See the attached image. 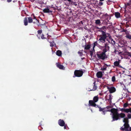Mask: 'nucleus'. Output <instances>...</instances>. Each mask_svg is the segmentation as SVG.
<instances>
[{
	"mask_svg": "<svg viewBox=\"0 0 131 131\" xmlns=\"http://www.w3.org/2000/svg\"><path fill=\"white\" fill-rule=\"evenodd\" d=\"M101 31L102 32V34L98 36L99 37V39L98 41H99V43H105L106 39L107 37H108L111 40H113V39L112 38L111 36L109 34L106 33L103 31L101 30Z\"/></svg>",
	"mask_w": 131,
	"mask_h": 131,
	"instance_id": "1",
	"label": "nucleus"
},
{
	"mask_svg": "<svg viewBox=\"0 0 131 131\" xmlns=\"http://www.w3.org/2000/svg\"><path fill=\"white\" fill-rule=\"evenodd\" d=\"M118 111V110L117 109L115 113L113 114V119L112 122L120 119L121 118H124L125 117L126 115L125 114L122 113H119Z\"/></svg>",
	"mask_w": 131,
	"mask_h": 131,
	"instance_id": "2",
	"label": "nucleus"
},
{
	"mask_svg": "<svg viewBox=\"0 0 131 131\" xmlns=\"http://www.w3.org/2000/svg\"><path fill=\"white\" fill-rule=\"evenodd\" d=\"M106 51L103 50V52H98L97 53V56L99 59L104 60L107 58L105 53Z\"/></svg>",
	"mask_w": 131,
	"mask_h": 131,
	"instance_id": "3",
	"label": "nucleus"
},
{
	"mask_svg": "<svg viewBox=\"0 0 131 131\" xmlns=\"http://www.w3.org/2000/svg\"><path fill=\"white\" fill-rule=\"evenodd\" d=\"M123 122L124 123L123 125L121 127L120 129L122 130H124L125 129H127V128H128L129 127V125L128 123L129 121L127 117L124 118Z\"/></svg>",
	"mask_w": 131,
	"mask_h": 131,
	"instance_id": "4",
	"label": "nucleus"
},
{
	"mask_svg": "<svg viewBox=\"0 0 131 131\" xmlns=\"http://www.w3.org/2000/svg\"><path fill=\"white\" fill-rule=\"evenodd\" d=\"M83 73V72L82 70H76L74 71V75L73 76V77H80L82 75Z\"/></svg>",
	"mask_w": 131,
	"mask_h": 131,
	"instance_id": "5",
	"label": "nucleus"
},
{
	"mask_svg": "<svg viewBox=\"0 0 131 131\" xmlns=\"http://www.w3.org/2000/svg\"><path fill=\"white\" fill-rule=\"evenodd\" d=\"M33 19L31 17H25L24 19V22L25 26H27L28 25V23H31L33 22Z\"/></svg>",
	"mask_w": 131,
	"mask_h": 131,
	"instance_id": "6",
	"label": "nucleus"
},
{
	"mask_svg": "<svg viewBox=\"0 0 131 131\" xmlns=\"http://www.w3.org/2000/svg\"><path fill=\"white\" fill-rule=\"evenodd\" d=\"M98 105H96V104L95 103V102H94L92 100H89V106H92L97 108V106H98Z\"/></svg>",
	"mask_w": 131,
	"mask_h": 131,
	"instance_id": "7",
	"label": "nucleus"
},
{
	"mask_svg": "<svg viewBox=\"0 0 131 131\" xmlns=\"http://www.w3.org/2000/svg\"><path fill=\"white\" fill-rule=\"evenodd\" d=\"M43 12L44 13H48L50 14H52V11L50 10V8H49V7L48 6L46 7V8L43 9Z\"/></svg>",
	"mask_w": 131,
	"mask_h": 131,
	"instance_id": "8",
	"label": "nucleus"
},
{
	"mask_svg": "<svg viewBox=\"0 0 131 131\" xmlns=\"http://www.w3.org/2000/svg\"><path fill=\"white\" fill-rule=\"evenodd\" d=\"M117 108H113L111 109V110L110 109H108L107 110H105L106 112H111L112 113V119H113V115L115 113V111L117 110Z\"/></svg>",
	"mask_w": 131,
	"mask_h": 131,
	"instance_id": "9",
	"label": "nucleus"
},
{
	"mask_svg": "<svg viewBox=\"0 0 131 131\" xmlns=\"http://www.w3.org/2000/svg\"><path fill=\"white\" fill-rule=\"evenodd\" d=\"M107 89L109 90L110 93H114L116 91L115 88L113 86H112L110 88L108 87Z\"/></svg>",
	"mask_w": 131,
	"mask_h": 131,
	"instance_id": "10",
	"label": "nucleus"
},
{
	"mask_svg": "<svg viewBox=\"0 0 131 131\" xmlns=\"http://www.w3.org/2000/svg\"><path fill=\"white\" fill-rule=\"evenodd\" d=\"M104 46L103 48H104L103 50L105 51H107L108 50H109L110 47L108 46V44L107 43H104Z\"/></svg>",
	"mask_w": 131,
	"mask_h": 131,
	"instance_id": "11",
	"label": "nucleus"
},
{
	"mask_svg": "<svg viewBox=\"0 0 131 131\" xmlns=\"http://www.w3.org/2000/svg\"><path fill=\"white\" fill-rule=\"evenodd\" d=\"M58 124L61 126H63L65 125V123L63 120L61 119H59L58 122Z\"/></svg>",
	"mask_w": 131,
	"mask_h": 131,
	"instance_id": "12",
	"label": "nucleus"
},
{
	"mask_svg": "<svg viewBox=\"0 0 131 131\" xmlns=\"http://www.w3.org/2000/svg\"><path fill=\"white\" fill-rule=\"evenodd\" d=\"M126 35L125 37L126 38L129 39V40H131V35L129 34L128 32L126 30V32H125Z\"/></svg>",
	"mask_w": 131,
	"mask_h": 131,
	"instance_id": "13",
	"label": "nucleus"
},
{
	"mask_svg": "<svg viewBox=\"0 0 131 131\" xmlns=\"http://www.w3.org/2000/svg\"><path fill=\"white\" fill-rule=\"evenodd\" d=\"M119 63L120 62L119 61H116L114 62V64L115 66L118 67L119 68H122V67L119 65Z\"/></svg>",
	"mask_w": 131,
	"mask_h": 131,
	"instance_id": "14",
	"label": "nucleus"
},
{
	"mask_svg": "<svg viewBox=\"0 0 131 131\" xmlns=\"http://www.w3.org/2000/svg\"><path fill=\"white\" fill-rule=\"evenodd\" d=\"M57 67L60 69L64 70L65 67L62 65L61 64L59 63H56Z\"/></svg>",
	"mask_w": 131,
	"mask_h": 131,
	"instance_id": "15",
	"label": "nucleus"
},
{
	"mask_svg": "<svg viewBox=\"0 0 131 131\" xmlns=\"http://www.w3.org/2000/svg\"><path fill=\"white\" fill-rule=\"evenodd\" d=\"M102 73L101 71L98 72L96 73V76L98 78H101L102 77Z\"/></svg>",
	"mask_w": 131,
	"mask_h": 131,
	"instance_id": "16",
	"label": "nucleus"
},
{
	"mask_svg": "<svg viewBox=\"0 0 131 131\" xmlns=\"http://www.w3.org/2000/svg\"><path fill=\"white\" fill-rule=\"evenodd\" d=\"M33 16L32 18L34 20L33 23L34 24H35L37 22H39V21L36 18V17L34 16V14H32L31 15V16Z\"/></svg>",
	"mask_w": 131,
	"mask_h": 131,
	"instance_id": "17",
	"label": "nucleus"
},
{
	"mask_svg": "<svg viewBox=\"0 0 131 131\" xmlns=\"http://www.w3.org/2000/svg\"><path fill=\"white\" fill-rule=\"evenodd\" d=\"M94 85H93V87L92 89V90H91L90 91H91L92 90L93 91H95V90L97 89V86L96 85V82L95 81L93 83Z\"/></svg>",
	"mask_w": 131,
	"mask_h": 131,
	"instance_id": "18",
	"label": "nucleus"
},
{
	"mask_svg": "<svg viewBox=\"0 0 131 131\" xmlns=\"http://www.w3.org/2000/svg\"><path fill=\"white\" fill-rule=\"evenodd\" d=\"M42 31L41 30H38L37 31V32L38 33V34L37 35V36L38 37V38L39 39H40V35L42 33Z\"/></svg>",
	"mask_w": 131,
	"mask_h": 131,
	"instance_id": "19",
	"label": "nucleus"
},
{
	"mask_svg": "<svg viewBox=\"0 0 131 131\" xmlns=\"http://www.w3.org/2000/svg\"><path fill=\"white\" fill-rule=\"evenodd\" d=\"M114 15L116 18H119L120 17V13L118 12H115Z\"/></svg>",
	"mask_w": 131,
	"mask_h": 131,
	"instance_id": "20",
	"label": "nucleus"
},
{
	"mask_svg": "<svg viewBox=\"0 0 131 131\" xmlns=\"http://www.w3.org/2000/svg\"><path fill=\"white\" fill-rule=\"evenodd\" d=\"M99 100V97L97 96H95L94 97L93 101L95 102V103L97 102Z\"/></svg>",
	"mask_w": 131,
	"mask_h": 131,
	"instance_id": "21",
	"label": "nucleus"
},
{
	"mask_svg": "<svg viewBox=\"0 0 131 131\" xmlns=\"http://www.w3.org/2000/svg\"><path fill=\"white\" fill-rule=\"evenodd\" d=\"M56 54L57 56H61L62 54L61 51L60 50H58L57 51Z\"/></svg>",
	"mask_w": 131,
	"mask_h": 131,
	"instance_id": "22",
	"label": "nucleus"
},
{
	"mask_svg": "<svg viewBox=\"0 0 131 131\" xmlns=\"http://www.w3.org/2000/svg\"><path fill=\"white\" fill-rule=\"evenodd\" d=\"M112 95L110 94L109 95V96L108 99L107 100L108 101L109 103H111L112 102Z\"/></svg>",
	"mask_w": 131,
	"mask_h": 131,
	"instance_id": "23",
	"label": "nucleus"
},
{
	"mask_svg": "<svg viewBox=\"0 0 131 131\" xmlns=\"http://www.w3.org/2000/svg\"><path fill=\"white\" fill-rule=\"evenodd\" d=\"M90 48V46L89 45H86L85 46L84 49L85 50H88Z\"/></svg>",
	"mask_w": 131,
	"mask_h": 131,
	"instance_id": "24",
	"label": "nucleus"
},
{
	"mask_svg": "<svg viewBox=\"0 0 131 131\" xmlns=\"http://www.w3.org/2000/svg\"><path fill=\"white\" fill-rule=\"evenodd\" d=\"M97 107H98L99 108V111L100 112L102 111V112L105 110V108H102L99 105L97 106Z\"/></svg>",
	"mask_w": 131,
	"mask_h": 131,
	"instance_id": "25",
	"label": "nucleus"
},
{
	"mask_svg": "<svg viewBox=\"0 0 131 131\" xmlns=\"http://www.w3.org/2000/svg\"><path fill=\"white\" fill-rule=\"evenodd\" d=\"M101 23L100 20L99 19L95 20V24L97 25H99Z\"/></svg>",
	"mask_w": 131,
	"mask_h": 131,
	"instance_id": "26",
	"label": "nucleus"
},
{
	"mask_svg": "<svg viewBox=\"0 0 131 131\" xmlns=\"http://www.w3.org/2000/svg\"><path fill=\"white\" fill-rule=\"evenodd\" d=\"M104 0H100V1L99 2L98 5L99 6H101L103 5V3L102 2Z\"/></svg>",
	"mask_w": 131,
	"mask_h": 131,
	"instance_id": "27",
	"label": "nucleus"
},
{
	"mask_svg": "<svg viewBox=\"0 0 131 131\" xmlns=\"http://www.w3.org/2000/svg\"><path fill=\"white\" fill-rule=\"evenodd\" d=\"M108 22H109V21L107 19L103 21L105 25H107L108 24Z\"/></svg>",
	"mask_w": 131,
	"mask_h": 131,
	"instance_id": "28",
	"label": "nucleus"
},
{
	"mask_svg": "<svg viewBox=\"0 0 131 131\" xmlns=\"http://www.w3.org/2000/svg\"><path fill=\"white\" fill-rule=\"evenodd\" d=\"M106 68L107 67L104 65L102 68H101V70H102L105 71L106 70Z\"/></svg>",
	"mask_w": 131,
	"mask_h": 131,
	"instance_id": "29",
	"label": "nucleus"
},
{
	"mask_svg": "<svg viewBox=\"0 0 131 131\" xmlns=\"http://www.w3.org/2000/svg\"><path fill=\"white\" fill-rule=\"evenodd\" d=\"M81 50H80L78 52V53L79 54L80 56H82L83 55V53L82 52H81Z\"/></svg>",
	"mask_w": 131,
	"mask_h": 131,
	"instance_id": "30",
	"label": "nucleus"
},
{
	"mask_svg": "<svg viewBox=\"0 0 131 131\" xmlns=\"http://www.w3.org/2000/svg\"><path fill=\"white\" fill-rule=\"evenodd\" d=\"M106 28L105 26H103L102 27H101V28H100V30H99V31H101L103 30H104L105 29H106Z\"/></svg>",
	"mask_w": 131,
	"mask_h": 131,
	"instance_id": "31",
	"label": "nucleus"
},
{
	"mask_svg": "<svg viewBox=\"0 0 131 131\" xmlns=\"http://www.w3.org/2000/svg\"><path fill=\"white\" fill-rule=\"evenodd\" d=\"M49 42L50 44V46L51 47H52L53 46H54V44H55L54 42L53 41L52 42Z\"/></svg>",
	"mask_w": 131,
	"mask_h": 131,
	"instance_id": "32",
	"label": "nucleus"
},
{
	"mask_svg": "<svg viewBox=\"0 0 131 131\" xmlns=\"http://www.w3.org/2000/svg\"><path fill=\"white\" fill-rule=\"evenodd\" d=\"M64 129H68L69 128L68 127L67 125L66 124H65V125L64 126Z\"/></svg>",
	"mask_w": 131,
	"mask_h": 131,
	"instance_id": "33",
	"label": "nucleus"
},
{
	"mask_svg": "<svg viewBox=\"0 0 131 131\" xmlns=\"http://www.w3.org/2000/svg\"><path fill=\"white\" fill-rule=\"evenodd\" d=\"M125 131H131V127H129L128 128H127V129H125L124 130Z\"/></svg>",
	"mask_w": 131,
	"mask_h": 131,
	"instance_id": "34",
	"label": "nucleus"
},
{
	"mask_svg": "<svg viewBox=\"0 0 131 131\" xmlns=\"http://www.w3.org/2000/svg\"><path fill=\"white\" fill-rule=\"evenodd\" d=\"M126 29H124L123 28H121V32H126Z\"/></svg>",
	"mask_w": 131,
	"mask_h": 131,
	"instance_id": "35",
	"label": "nucleus"
},
{
	"mask_svg": "<svg viewBox=\"0 0 131 131\" xmlns=\"http://www.w3.org/2000/svg\"><path fill=\"white\" fill-rule=\"evenodd\" d=\"M112 82H114L115 80V76H113L112 78Z\"/></svg>",
	"mask_w": 131,
	"mask_h": 131,
	"instance_id": "36",
	"label": "nucleus"
},
{
	"mask_svg": "<svg viewBox=\"0 0 131 131\" xmlns=\"http://www.w3.org/2000/svg\"><path fill=\"white\" fill-rule=\"evenodd\" d=\"M114 52L115 53V54H120L121 53V52H119L118 51L116 50H115L114 51Z\"/></svg>",
	"mask_w": 131,
	"mask_h": 131,
	"instance_id": "37",
	"label": "nucleus"
},
{
	"mask_svg": "<svg viewBox=\"0 0 131 131\" xmlns=\"http://www.w3.org/2000/svg\"><path fill=\"white\" fill-rule=\"evenodd\" d=\"M127 118L128 119H130L131 118V114L128 113L127 115Z\"/></svg>",
	"mask_w": 131,
	"mask_h": 131,
	"instance_id": "38",
	"label": "nucleus"
},
{
	"mask_svg": "<svg viewBox=\"0 0 131 131\" xmlns=\"http://www.w3.org/2000/svg\"><path fill=\"white\" fill-rule=\"evenodd\" d=\"M105 109L106 108L107 109H108L110 108H112V106H106V107H105Z\"/></svg>",
	"mask_w": 131,
	"mask_h": 131,
	"instance_id": "39",
	"label": "nucleus"
},
{
	"mask_svg": "<svg viewBox=\"0 0 131 131\" xmlns=\"http://www.w3.org/2000/svg\"><path fill=\"white\" fill-rule=\"evenodd\" d=\"M69 2L70 4H72L73 3V1L71 0H67Z\"/></svg>",
	"mask_w": 131,
	"mask_h": 131,
	"instance_id": "40",
	"label": "nucleus"
},
{
	"mask_svg": "<svg viewBox=\"0 0 131 131\" xmlns=\"http://www.w3.org/2000/svg\"><path fill=\"white\" fill-rule=\"evenodd\" d=\"M128 106V104L127 103H125L123 105V107H127Z\"/></svg>",
	"mask_w": 131,
	"mask_h": 131,
	"instance_id": "41",
	"label": "nucleus"
},
{
	"mask_svg": "<svg viewBox=\"0 0 131 131\" xmlns=\"http://www.w3.org/2000/svg\"><path fill=\"white\" fill-rule=\"evenodd\" d=\"M126 113H128L129 112V109H125V112Z\"/></svg>",
	"mask_w": 131,
	"mask_h": 131,
	"instance_id": "42",
	"label": "nucleus"
},
{
	"mask_svg": "<svg viewBox=\"0 0 131 131\" xmlns=\"http://www.w3.org/2000/svg\"><path fill=\"white\" fill-rule=\"evenodd\" d=\"M111 2V1L110 0H108L107 1H106L107 4L108 5H110V3Z\"/></svg>",
	"mask_w": 131,
	"mask_h": 131,
	"instance_id": "43",
	"label": "nucleus"
},
{
	"mask_svg": "<svg viewBox=\"0 0 131 131\" xmlns=\"http://www.w3.org/2000/svg\"><path fill=\"white\" fill-rule=\"evenodd\" d=\"M44 35L42 34V35L41 36V38L42 39H45L46 38L44 36Z\"/></svg>",
	"mask_w": 131,
	"mask_h": 131,
	"instance_id": "44",
	"label": "nucleus"
},
{
	"mask_svg": "<svg viewBox=\"0 0 131 131\" xmlns=\"http://www.w3.org/2000/svg\"><path fill=\"white\" fill-rule=\"evenodd\" d=\"M97 44V42L96 41L94 43V46L93 48H94L96 46V45Z\"/></svg>",
	"mask_w": 131,
	"mask_h": 131,
	"instance_id": "45",
	"label": "nucleus"
},
{
	"mask_svg": "<svg viewBox=\"0 0 131 131\" xmlns=\"http://www.w3.org/2000/svg\"><path fill=\"white\" fill-rule=\"evenodd\" d=\"M106 112L105 110H104L102 113V114L103 115H105L106 114Z\"/></svg>",
	"mask_w": 131,
	"mask_h": 131,
	"instance_id": "46",
	"label": "nucleus"
},
{
	"mask_svg": "<svg viewBox=\"0 0 131 131\" xmlns=\"http://www.w3.org/2000/svg\"><path fill=\"white\" fill-rule=\"evenodd\" d=\"M93 51H90V55L92 57V56L93 55Z\"/></svg>",
	"mask_w": 131,
	"mask_h": 131,
	"instance_id": "47",
	"label": "nucleus"
},
{
	"mask_svg": "<svg viewBox=\"0 0 131 131\" xmlns=\"http://www.w3.org/2000/svg\"><path fill=\"white\" fill-rule=\"evenodd\" d=\"M125 108H122L121 109L120 111H121L122 112H125Z\"/></svg>",
	"mask_w": 131,
	"mask_h": 131,
	"instance_id": "48",
	"label": "nucleus"
},
{
	"mask_svg": "<svg viewBox=\"0 0 131 131\" xmlns=\"http://www.w3.org/2000/svg\"><path fill=\"white\" fill-rule=\"evenodd\" d=\"M111 42L112 44H115V41L113 40H113H111Z\"/></svg>",
	"mask_w": 131,
	"mask_h": 131,
	"instance_id": "49",
	"label": "nucleus"
},
{
	"mask_svg": "<svg viewBox=\"0 0 131 131\" xmlns=\"http://www.w3.org/2000/svg\"><path fill=\"white\" fill-rule=\"evenodd\" d=\"M130 5V4L129 3H127L126 4H125V6H129Z\"/></svg>",
	"mask_w": 131,
	"mask_h": 131,
	"instance_id": "50",
	"label": "nucleus"
},
{
	"mask_svg": "<svg viewBox=\"0 0 131 131\" xmlns=\"http://www.w3.org/2000/svg\"><path fill=\"white\" fill-rule=\"evenodd\" d=\"M108 24H109L110 25H109V26H111L112 24V23L111 22H110V21L109 22H108Z\"/></svg>",
	"mask_w": 131,
	"mask_h": 131,
	"instance_id": "51",
	"label": "nucleus"
},
{
	"mask_svg": "<svg viewBox=\"0 0 131 131\" xmlns=\"http://www.w3.org/2000/svg\"><path fill=\"white\" fill-rule=\"evenodd\" d=\"M104 66H106V67H108V66H109V67H110V66H111V65H108H108H107V64H105H105H104Z\"/></svg>",
	"mask_w": 131,
	"mask_h": 131,
	"instance_id": "52",
	"label": "nucleus"
},
{
	"mask_svg": "<svg viewBox=\"0 0 131 131\" xmlns=\"http://www.w3.org/2000/svg\"><path fill=\"white\" fill-rule=\"evenodd\" d=\"M12 1V0H7V1L8 3H9L11 2Z\"/></svg>",
	"mask_w": 131,
	"mask_h": 131,
	"instance_id": "53",
	"label": "nucleus"
},
{
	"mask_svg": "<svg viewBox=\"0 0 131 131\" xmlns=\"http://www.w3.org/2000/svg\"><path fill=\"white\" fill-rule=\"evenodd\" d=\"M129 112L131 113V108H129Z\"/></svg>",
	"mask_w": 131,
	"mask_h": 131,
	"instance_id": "54",
	"label": "nucleus"
},
{
	"mask_svg": "<svg viewBox=\"0 0 131 131\" xmlns=\"http://www.w3.org/2000/svg\"><path fill=\"white\" fill-rule=\"evenodd\" d=\"M128 53L129 54V56L131 57V54H130V53L129 52H128Z\"/></svg>",
	"mask_w": 131,
	"mask_h": 131,
	"instance_id": "55",
	"label": "nucleus"
},
{
	"mask_svg": "<svg viewBox=\"0 0 131 131\" xmlns=\"http://www.w3.org/2000/svg\"><path fill=\"white\" fill-rule=\"evenodd\" d=\"M105 16H108V15L107 14H105Z\"/></svg>",
	"mask_w": 131,
	"mask_h": 131,
	"instance_id": "56",
	"label": "nucleus"
},
{
	"mask_svg": "<svg viewBox=\"0 0 131 131\" xmlns=\"http://www.w3.org/2000/svg\"><path fill=\"white\" fill-rule=\"evenodd\" d=\"M40 128H41V126H39L38 127V128L40 130H41L40 129Z\"/></svg>",
	"mask_w": 131,
	"mask_h": 131,
	"instance_id": "57",
	"label": "nucleus"
},
{
	"mask_svg": "<svg viewBox=\"0 0 131 131\" xmlns=\"http://www.w3.org/2000/svg\"><path fill=\"white\" fill-rule=\"evenodd\" d=\"M107 40V41H108V42H109V43H111V42H110V41H108V39Z\"/></svg>",
	"mask_w": 131,
	"mask_h": 131,
	"instance_id": "58",
	"label": "nucleus"
},
{
	"mask_svg": "<svg viewBox=\"0 0 131 131\" xmlns=\"http://www.w3.org/2000/svg\"><path fill=\"white\" fill-rule=\"evenodd\" d=\"M49 36H50L49 35H48V36L47 37L48 39H49ZM47 41H49V39L47 40Z\"/></svg>",
	"mask_w": 131,
	"mask_h": 131,
	"instance_id": "59",
	"label": "nucleus"
},
{
	"mask_svg": "<svg viewBox=\"0 0 131 131\" xmlns=\"http://www.w3.org/2000/svg\"><path fill=\"white\" fill-rule=\"evenodd\" d=\"M80 23H81L82 24H83V23H82V21L80 22Z\"/></svg>",
	"mask_w": 131,
	"mask_h": 131,
	"instance_id": "60",
	"label": "nucleus"
},
{
	"mask_svg": "<svg viewBox=\"0 0 131 131\" xmlns=\"http://www.w3.org/2000/svg\"><path fill=\"white\" fill-rule=\"evenodd\" d=\"M129 27V26L128 25L126 27Z\"/></svg>",
	"mask_w": 131,
	"mask_h": 131,
	"instance_id": "61",
	"label": "nucleus"
},
{
	"mask_svg": "<svg viewBox=\"0 0 131 131\" xmlns=\"http://www.w3.org/2000/svg\"><path fill=\"white\" fill-rule=\"evenodd\" d=\"M121 84H122V83H121Z\"/></svg>",
	"mask_w": 131,
	"mask_h": 131,
	"instance_id": "62",
	"label": "nucleus"
},
{
	"mask_svg": "<svg viewBox=\"0 0 131 131\" xmlns=\"http://www.w3.org/2000/svg\"><path fill=\"white\" fill-rule=\"evenodd\" d=\"M111 17H110V19L111 18Z\"/></svg>",
	"mask_w": 131,
	"mask_h": 131,
	"instance_id": "63",
	"label": "nucleus"
},
{
	"mask_svg": "<svg viewBox=\"0 0 131 131\" xmlns=\"http://www.w3.org/2000/svg\"><path fill=\"white\" fill-rule=\"evenodd\" d=\"M129 99H130V97L129 98Z\"/></svg>",
	"mask_w": 131,
	"mask_h": 131,
	"instance_id": "64",
	"label": "nucleus"
}]
</instances>
